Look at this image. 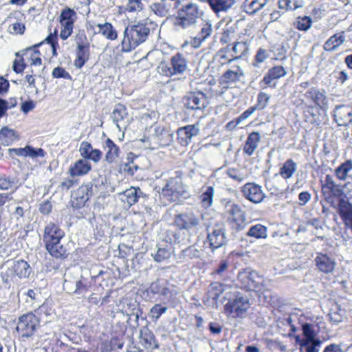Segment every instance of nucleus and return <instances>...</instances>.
<instances>
[{
  "mask_svg": "<svg viewBox=\"0 0 352 352\" xmlns=\"http://www.w3.org/2000/svg\"><path fill=\"white\" fill-rule=\"evenodd\" d=\"M167 309L166 307H162L160 305L156 304L151 309L150 316L152 318L158 320L163 314L167 311Z\"/></svg>",
  "mask_w": 352,
  "mask_h": 352,
  "instance_id": "obj_56",
  "label": "nucleus"
},
{
  "mask_svg": "<svg viewBox=\"0 0 352 352\" xmlns=\"http://www.w3.org/2000/svg\"><path fill=\"white\" fill-rule=\"evenodd\" d=\"M228 220L234 223L237 230H241L244 227L245 217L241 208L236 204H231L228 209Z\"/></svg>",
  "mask_w": 352,
  "mask_h": 352,
  "instance_id": "obj_13",
  "label": "nucleus"
},
{
  "mask_svg": "<svg viewBox=\"0 0 352 352\" xmlns=\"http://www.w3.org/2000/svg\"><path fill=\"white\" fill-rule=\"evenodd\" d=\"M270 56V51L263 49L262 47L259 48L256 52L255 56V61L256 63H254L255 66H258V64L263 63L266 59H267Z\"/></svg>",
  "mask_w": 352,
  "mask_h": 352,
  "instance_id": "obj_55",
  "label": "nucleus"
},
{
  "mask_svg": "<svg viewBox=\"0 0 352 352\" xmlns=\"http://www.w3.org/2000/svg\"><path fill=\"white\" fill-rule=\"evenodd\" d=\"M214 189L212 186H205L202 188V192L199 196V200L204 208H208L213 204Z\"/></svg>",
  "mask_w": 352,
  "mask_h": 352,
  "instance_id": "obj_38",
  "label": "nucleus"
},
{
  "mask_svg": "<svg viewBox=\"0 0 352 352\" xmlns=\"http://www.w3.org/2000/svg\"><path fill=\"white\" fill-rule=\"evenodd\" d=\"M267 3V0H245L243 9L250 14H255L263 8Z\"/></svg>",
  "mask_w": 352,
  "mask_h": 352,
  "instance_id": "obj_39",
  "label": "nucleus"
},
{
  "mask_svg": "<svg viewBox=\"0 0 352 352\" xmlns=\"http://www.w3.org/2000/svg\"><path fill=\"white\" fill-rule=\"evenodd\" d=\"M212 32V21L210 19L203 20V23L198 34L205 41L209 38Z\"/></svg>",
  "mask_w": 352,
  "mask_h": 352,
  "instance_id": "obj_47",
  "label": "nucleus"
},
{
  "mask_svg": "<svg viewBox=\"0 0 352 352\" xmlns=\"http://www.w3.org/2000/svg\"><path fill=\"white\" fill-rule=\"evenodd\" d=\"M316 264L318 270L321 272L329 274L335 268V261L329 256L324 254H319L315 258Z\"/></svg>",
  "mask_w": 352,
  "mask_h": 352,
  "instance_id": "obj_25",
  "label": "nucleus"
},
{
  "mask_svg": "<svg viewBox=\"0 0 352 352\" xmlns=\"http://www.w3.org/2000/svg\"><path fill=\"white\" fill-rule=\"evenodd\" d=\"M250 306L249 300L246 297L236 296L225 305V310L232 317H243Z\"/></svg>",
  "mask_w": 352,
  "mask_h": 352,
  "instance_id": "obj_9",
  "label": "nucleus"
},
{
  "mask_svg": "<svg viewBox=\"0 0 352 352\" xmlns=\"http://www.w3.org/2000/svg\"><path fill=\"white\" fill-rule=\"evenodd\" d=\"M345 41L344 32L331 36L324 44V50L331 52L340 47Z\"/></svg>",
  "mask_w": 352,
  "mask_h": 352,
  "instance_id": "obj_34",
  "label": "nucleus"
},
{
  "mask_svg": "<svg viewBox=\"0 0 352 352\" xmlns=\"http://www.w3.org/2000/svg\"><path fill=\"white\" fill-rule=\"evenodd\" d=\"M131 156L133 157V154L130 153L127 157L128 162L124 165L123 170L125 173L129 175H133L138 170V166L134 162L133 160H131Z\"/></svg>",
  "mask_w": 352,
  "mask_h": 352,
  "instance_id": "obj_52",
  "label": "nucleus"
},
{
  "mask_svg": "<svg viewBox=\"0 0 352 352\" xmlns=\"http://www.w3.org/2000/svg\"><path fill=\"white\" fill-rule=\"evenodd\" d=\"M333 116L335 121L340 126H347L352 123V108L350 106H337Z\"/></svg>",
  "mask_w": 352,
  "mask_h": 352,
  "instance_id": "obj_16",
  "label": "nucleus"
},
{
  "mask_svg": "<svg viewBox=\"0 0 352 352\" xmlns=\"http://www.w3.org/2000/svg\"><path fill=\"white\" fill-rule=\"evenodd\" d=\"M64 289H66L69 293H74L77 294H82L87 290V286L85 280H76L73 285V283L69 280H65L63 284Z\"/></svg>",
  "mask_w": 352,
  "mask_h": 352,
  "instance_id": "obj_36",
  "label": "nucleus"
},
{
  "mask_svg": "<svg viewBox=\"0 0 352 352\" xmlns=\"http://www.w3.org/2000/svg\"><path fill=\"white\" fill-rule=\"evenodd\" d=\"M237 280L241 288L254 291H260L263 280L257 272L250 270H243L239 272Z\"/></svg>",
  "mask_w": 352,
  "mask_h": 352,
  "instance_id": "obj_7",
  "label": "nucleus"
},
{
  "mask_svg": "<svg viewBox=\"0 0 352 352\" xmlns=\"http://www.w3.org/2000/svg\"><path fill=\"white\" fill-rule=\"evenodd\" d=\"M105 151V160L109 164L118 163L120 158V148L109 138L107 139L103 146Z\"/></svg>",
  "mask_w": 352,
  "mask_h": 352,
  "instance_id": "obj_22",
  "label": "nucleus"
},
{
  "mask_svg": "<svg viewBox=\"0 0 352 352\" xmlns=\"http://www.w3.org/2000/svg\"><path fill=\"white\" fill-rule=\"evenodd\" d=\"M140 343L146 350L153 349L158 346L155 336L148 328H143L140 330Z\"/></svg>",
  "mask_w": 352,
  "mask_h": 352,
  "instance_id": "obj_27",
  "label": "nucleus"
},
{
  "mask_svg": "<svg viewBox=\"0 0 352 352\" xmlns=\"http://www.w3.org/2000/svg\"><path fill=\"white\" fill-rule=\"evenodd\" d=\"M207 239L210 248L214 250L226 244L225 226L222 222H216L207 228Z\"/></svg>",
  "mask_w": 352,
  "mask_h": 352,
  "instance_id": "obj_5",
  "label": "nucleus"
},
{
  "mask_svg": "<svg viewBox=\"0 0 352 352\" xmlns=\"http://www.w3.org/2000/svg\"><path fill=\"white\" fill-rule=\"evenodd\" d=\"M270 98V97L265 92H260L258 94L257 102L254 107H256V109L258 110L265 109L268 104Z\"/></svg>",
  "mask_w": 352,
  "mask_h": 352,
  "instance_id": "obj_53",
  "label": "nucleus"
},
{
  "mask_svg": "<svg viewBox=\"0 0 352 352\" xmlns=\"http://www.w3.org/2000/svg\"><path fill=\"white\" fill-rule=\"evenodd\" d=\"M52 76L54 78H63L65 79H69L71 78L69 74L62 67H55L52 71Z\"/></svg>",
  "mask_w": 352,
  "mask_h": 352,
  "instance_id": "obj_63",
  "label": "nucleus"
},
{
  "mask_svg": "<svg viewBox=\"0 0 352 352\" xmlns=\"http://www.w3.org/2000/svg\"><path fill=\"white\" fill-rule=\"evenodd\" d=\"M329 316L331 322L338 324L343 320L345 311L338 305H336L331 309Z\"/></svg>",
  "mask_w": 352,
  "mask_h": 352,
  "instance_id": "obj_45",
  "label": "nucleus"
},
{
  "mask_svg": "<svg viewBox=\"0 0 352 352\" xmlns=\"http://www.w3.org/2000/svg\"><path fill=\"white\" fill-rule=\"evenodd\" d=\"M338 213L345 226L352 230V204L344 199L340 200Z\"/></svg>",
  "mask_w": 352,
  "mask_h": 352,
  "instance_id": "obj_24",
  "label": "nucleus"
},
{
  "mask_svg": "<svg viewBox=\"0 0 352 352\" xmlns=\"http://www.w3.org/2000/svg\"><path fill=\"white\" fill-rule=\"evenodd\" d=\"M298 165L292 159L287 160L279 168V175L287 180L292 178L297 170Z\"/></svg>",
  "mask_w": 352,
  "mask_h": 352,
  "instance_id": "obj_30",
  "label": "nucleus"
},
{
  "mask_svg": "<svg viewBox=\"0 0 352 352\" xmlns=\"http://www.w3.org/2000/svg\"><path fill=\"white\" fill-rule=\"evenodd\" d=\"M287 74L286 69L282 66H275L270 69L267 73L264 76L260 82V85L263 89L266 87L275 88L276 87V80L285 76Z\"/></svg>",
  "mask_w": 352,
  "mask_h": 352,
  "instance_id": "obj_10",
  "label": "nucleus"
},
{
  "mask_svg": "<svg viewBox=\"0 0 352 352\" xmlns=\"http://www.w3.org/2000/svg\"><path fill=\"white\" fill-rule=\"evenodd\" d=\"M158 70L160 73L166 76L175 75V72L173 71L172 65L170 66L166 63H161L158 67Z\"/></svg>",
  "mask_w": 352,
  "mask_h": 352,
  "instance_id": "obj_61",
  "label": "nucleus"
},
{
  "mask_svg": "<svg viewBox=\"0 0 352 352\" xmlns=\"http://www.w3.org/2000/svg\"><path fill=\"white\" fill-rule=\"evenodd\" d=\"M91 170V164L86 160L79 159L70 165L69 175L72 177H82L88 174Z\"/></svg>",
  "mask_w": 352,
  "mask_h": 352,
  "instance_id": "obj_20",
  "label": "nucleus"
},
{
  "mask_svg": "<svg viewBox=\"0 0 352 352\" xmlns=\"http://www.w3.org/2000/svg\"><path fill=\"white\" fill-rule=\"evenodd\" d=\"M302 330L303 336L305 337V339H303L302 340L311 341L317 340L316 338V331L314 325L309 323L303 324L302 326Z\"/></svg>",
  "mask_w": 352,
  "mask_h": 352,
  "instance_id": "obj_49",
  "label": "nucleus"
},
{
  "mask_svg": "<svg viewBox=\"0 0 352 352\" xmlns=\"http://www.w3.org/2000/svg\"><path fill=\"white\" fill-rule=\"evenodd\" d=\"M65 236V232L54 223L50 222L47 223L44 230L43 241L45 246L53 243L54 241H58Z\"/></svg>",
  "mask_w": 352,
  "mask_h": 352,
  "instance_id": "obj_12",
  "label": "nucleus"
},
{
  "mask_svg": "<svg viewBox=\"0 0 352 352\" xmlns=\"http://www.w3.org/2000/svg\"><path fill=\"white\" fill-rule=\"evenodd\" d=\"M98 33L109 41H115L118 38V32L111 23H98Z\"/></svg>",
  "mask_w": 352,
  "mask_h": 352,
  "instance_id": "obj_35",
  "label": "nucleus"
},
{
  "mask_svg": "<svg viewBox=\"0 0 352 352\" xmlns=\"http://www.w3.org/2000/svg\"><path fill=\"white\" fill-rule=\"evenodd\" d=\"M162 194L170 201H178L181 198H186L187 192L179 172H176L175 177L169 178L162 189Z\"/></svg>",
  "mask_w": 352,
  "mask_h": 352,
  "instance_id": "obj_4",
  "label": "nucleus"
},
{
  "mask_svg": "<svg viewBox=\"0 0 352 352\" xmlns=\"http://www.w3.org/2000/svg\"><path fill=\"white\" fill-rule=\"evenodd\" d=\"M199 133V124L198 123L181 127L177 130L178 139L182 145H188L192 138Z\"/></svg>",
  "mask_w": 352,
  "mask_h": 352,
  "instance_id": "obj_15",
  "label": "nucleus"
},
{
  "mask_svg": "<svg viewBox=\"0 0 352 352\" xmlns=\"http://www.w3.org/2000/svg\"><path fill=\"white\" fill-rule=\"evenodd\" d=\"M92 146L90 143L87 142H81L79 148V152L80 155L83 157L82 159L87 160V158L90 155L91 151H93Z\"/></svg>",
  "mask_w": 352,
  "mask_h": 352,
  "instance_id": "obj_57",
  "label": "nucleus"
},
{
  "mask_svg": "<svg viewBox=\"0 0 352 352\" xmlns=\"http://www.w3.org/2000/svg\"><path fill=\"white\" fill-rule=\"evenodd\" d=\"M141 195L142 192L140 188L131 187L122 192L121 199L126 201L129 206H131L138 201Z\"/></svg>",
  "mask_w": 352,
  "mask_h": 352,
  "instance_id": "obj_33",
  "label": "nucleus"
},
{
  "mask_svg": "<svg viewBox=\"0 0 352 352\" xmlns=\"http://www.w3.org/2000/svg\"><path fill=\"white\" fill-rule=\"evenodd\" d=\"M227 175L228 177L238 182H241L245 179L244 174L242 173L240 170L234 168L228 169L227 170Z\"/></svg>",
  "mask_w": 352,
  "mask_h": 352,
  "instance_id": "obj_59",
  "label": "nucleus"
},
{
  "mask_svg": "<svg viewBox=\"0 0 352 352\" xmlns=\"http://www.w3.org/2000/svg\"><path fill=\"white\" fill-rule=\"evenodd\" d=\"M236 3V0H208L211 10L218 14L219 12H226Z\"/></svg>",
  "mask_w": 352,
  "mask_h": 352,
  "instance_id": "obj_29",
  "label": "nucleus"
},
{
  "mask_svg": "<svg viewBox=\"0 0 352 352\" xmlns=\"http://www.w3.org/2000/svg\"><path fill=\"white\" fill-rule=\"evenodd\" d=\"M260 141L261 135L258 132L254 131L250 133L243 146V153L248 156L252 155L257 148Z\"/></svg>",
  "mask_w": 352,
  "mask_h": 352,
  "instance_id": "obj_28",
  "label": "nucleus"
},
{
  "mask_svg": "<svg viewBox=\"0 0 352 352\" xmlns=\"http://www.w3.org/2000/svg\"><path fill=\"white\" fill-rule=\"evenodd\" d=\"M41 45V43L28 47L23 51L16 52L15 55L16 56H19L21 54V56L24 55L29 56V59L31 61V65L40 67L42 65V59L41 57V53L36 47Z\"/></svg>",
  "mask_w": 352,
  "mask_h": 352,
  "instance_id": "obj_26",
  "label": "nucleus"
},
{
  "mask_svg": "<svg viewBox=\"0 0 352 352\" xmlns=\"http://www.w3.org/2000/svg\"><path fill=\"white\" fill-rule=\"evenodd\" d=\"M67 243H64L62 240L54 241L46 246L45 248L51 256L56 258H65L69 254Z\"/></svg>",
  "mask_w": 352,
  "mask_h": 352,
  "instance_id": "obj_23",
  "label": "nucleus"
},
{
  "mask_svg": "<svg viewBox=\"0 0 352 352\" xmlns=\"http://www.w3.org/2000/svg\"><path fill=\"white\" fill-rule=\"evenodd\" d=\"M321 343L322 342L320 340H315L311 341L301 340L300 345L307 352H318L317 347L320 346Z\"/></svg>",
  "mask_w": 352,
  "mask_h": 352,
  "instance_id": "obj_51",
  "label": "nucleus"
},
{
  "mask_svg": "<svg viewBox=\"0 0 352 352\" xmlns=\"http://www.w3.org/2000/svg\"><path fill=\"white\" fill-rule=\"evenodd\" d=\"M278 6L280 10L288 11L302 8V5L298 0H279Z\"/></svg>",
  "mask_w": 352,
  "mask_h": 352,
  "instance_id": "obj_46",
  "label": "nucleus"
},
{
  "mask_svg": "<svg viewBox=\"0 0 352 352\" xmlns=\"http://www.w3.org/2000/svg\"><path fill=\"white\" fill-rule=\"evenodd\" d=\"M247 235L256 239H266L267 237V228L261 224L252 226Z\"/></svg>",
  "mask_w": 352,
  "mask_h": 352,
  "instance_id": "obj_42",
  "label": "nucleus"
},
{
  "mask_svg": "<svg viewBox=\"0 0 352 352\" xmlns=\"http://www.w3.org/2000/svg\"><path fill=\"white\" fill-rule=\"evenodd\" d=\"M203 215L197 210H188L176 214L174 219L175 226L180 230L197 232Z\"/></svg>",
  "mask_w": 352,
  "mask_h": 352,
  "instance_id": "obj_3",
  "label": "nucleus"
},
{
  "mask_svg": "<svg viewBox=\"0 0 352 352\" xmlns=\"http://www.w3.org/2000/svg\"><path fill=\"white\" fill-rule=\"evenodd\" d=\"M77 19L76 12L69 8L63 9L58 16L60 25V37L63 40H67L73 33L74 24Z\"/></svg>",
  "mask_w": 352,
  "mask_h": 352,
  "instance_id": "obj_6",
  "label": "nucleus"
},
{
  "mask_svg": "<svg viewBox=\"0 0 352 352\" xmlns=\"http://www.w3.org/2000/svg\"><path fill=\"white\" fill-rule=\"evenodd\" d=\"M201 254V250L198 249L195 245H191L182 251L179 254V258L183 260L197 258L200 257Z\"/></svg>",
  "mask_w": 352,
  "mask_h": 352,
  "instance_id": "obj_43",
  "label": "nucleus"
},
{
  "mask_svg": "<svg viewBox=\"0 0 352 352\" xmlns=\"http://www.w3.org/2000/svg\"><path fill=\"white\" fill-rule=\"evenodd\" d=\"M14 184L13 180L6 175H0V189L6 190L10 189Z\"/></svg>",
  "mask_w": 352,
  "mask_h": 352,
  "instance_id": "obj_60",
  "label": "nucleus"
},
{
  "mask_svg": "<svg viewBox=\"0 0 352 352\" xmlns=\"http://www.w3.org/2000/svg\"><path fill=\"white\" fill-rule=\"evenodd\" d=\"M232 51L236 55V58H241L246 55L249 51V45L247 42L241 41L234 43Z\"/></svg>",
  "mask_w": 352,
  "mask_h": 352,
  "instance_id": "obj_48",
  "label": "nucleus"
},
{
  "mask_svg": "<svg viewBox=\"0 0 352 352\" xmlns=\"http://www.w3.org/2000/svg\"><path fill=\"white\" fill-rule=\"evenodd\" d=\"M127 116L128 113L125 106L121 104H118L115 106L111 117L120 131H121L122 129L126 128Z\"/></svg>",
  "mask_w": 352,
  "mask_h": 352,
  "instance_id": "obj_19",
  "label": "nucleus"
},
{
  "mask_svg": "<svg viewBox=\"0 0 352 352\" xmlns=\"http://www.w3.org/2000/svg\"><path fill=\"white\" fill-rule=\"evenodd\" d=\"M322 188L329 190L334 197H340L343 194L342 186L338 184L330 175H326Z\"/></svg>",
  "mask_w": 352,
  "mask_h": 352,
  "instance_id": "obj_37",
  "label": "nucleus"
},
{
  "mask_svg": "<svg viewBox=\"0 0 352 352\" xmlns=\"http://www.w3.org/2000/svg\"><path fill=\"white\" fill-rule=\"evenodd\" d=\"M39 322L38 318L30 312L19 318L16 330L22 337H31L39 325Z\"/></svg>",
  "mask_w": 352,
  "mask_h": 352,
  "instance_id": "obj_8",
  "label": "nucleus"
},
{
  "mask_svg": "<svg viewBox=\"0 0 352 352\" xmlns=\"http://www.w3.org/2000/svg\"><path fill=\"white\" fill-rule=\"evenodd\" d=\"M184 104L191 109H202L206 107V96L201 93H190L184 98Z\"/></svg>",
  "mask_w": 352,
  "mask_h": 352,
  "instance_id": "obj_18",
  "label": "nucleus"
},
{
  "mask_svg": "<svg viewBox=\"0 0 352 352\" xmlns=\"http://www.w3.org/2000/svg\"><path fill=\"white\" fill-rule=\"evenodd\" d=\"M152 256L155 261L160 263L169 258L171 252L166 248H159L155 253L152 254Z\"/></svg>",
  "mask_w": 352,
  "mask_h": 352,
  "instance_id": "obj_50",
  "label": "nucleus"
},
{
  "mask_svg": "<svg viewBox=\"0 0 352 352\" xmlns=\"http://www.w3.org/2000/svg\"><path fill=\"white\" fill-rule=\"evenodd\" d=\"M170 65L175 75L181 74L187 69V60L182 54L177 53L171 57Z\"/></svg>",
  "mask_w": 352,
  "mask_h": 352,
  "instance_id": "obj_32",
  "label": "nucleus"
},
{
  "mask_svg": "<svg viewBox=\"0 0 352 352\" xmlns=\"http://www.w3.org/2000/svg\"><path fill=\"white\" fill-rule=\"evenodd\" d=\"M352 171V161L347 160L335 169V175L340 180L344 181Z\"/></svg>",
  "mask_w": 352,
  "mask_h": 352,
  "instance_id": "obj_40",
  "label": "nucleus"
},
{
  "mask_svg": "<svg viewBox=\"0 0 352 352\" xmlns=\"http://www.w3.org/2000/svg\"><path fill=\"white\" fill-rule=\"evenodd\" d=\"M91 195V185L83 184L72 194L73 204H75L76 207L80 208L90 199Z\"/></svg>",
  "mask_w": 352,
  "mask_h": 352,
  "instance_id": "obj_14",
  "label": "nucleus"
},
{
  "mask_svg": "<svg viewBox=\"0 0 352 352\" xmlns=\"http://www.w3.org/2000/svg\"><path fill=\"white\" fill-rule=\"evenodd\" d=\"M13 273L20 278H27L30 274V265L24 260L15 261L12 266Z\"/></svg>",
  "mask_w": 352,
  "mask_h": 352,
  "instance_id": "obj_31",
  "label": "nucleus"
},
{
  "mask_svg": "<svg viewBox=\"0 0 352 352\" xmlns=\"http://www.w3.org/2000/svg\"><path fill=\"white\" fill-rule=\"evenodd\" d=\"M126 9L129 12H137L143 9L142 0H127Z\"/></svg>",
  "mask_w": 352,
  "mask_h": 352,
  "instance_id": "obj_58",
  "label": "nucleus"
},
{
  "mask_svg": "<svg viewBox=\"0 0 352 352\" xmlns=\"http://www.w3.org/2000/svg\"><path fill=\"white\" fill-rule=\"evenodd\" d=\"M153 138L160 146H168L173 140V133L160 126H155Z\"/></svg>",
  "mask_w": 352,
  "mask_h": 352,
  "instance_id": "obj_21",
  "label": "nucleus"
},
{
  "mask_svg": "<svg viewBox=\"0 0 352 352\" xmlns=\"http://www.w3.org/2000/svg\"><path fill=\"white\" fill-rule=\"evenodd\" d=\"M15 131L7 126L3 127L0 131V141L8 145L16 140Z\"/></svg>",
  "mask_w": 352,
  "mask_h": 352,
  "instance_id": "obj_44",
  "label": "nucleus"
},
{
  "mask_svg": "<svg viewBox=\"0 0 352 352\" xmlns=\"http://www.w3.org/2000/svg\"><path fill=\"white\" fill-rule=\"evenodd\" d=\"M305 97L321 109H325L327 107V99L325 91L323 90L311 87L305 94Z\"/></svg>",
  "mask_w": 352,
  "mask_h": 352,
  "instance_id": "obj_17",
  "label": "nucleus"
},
{
  "mask_svg": "<svg viewBox=\"0 0 352 352\" xmlns=\"http://www.w3.org/2000/svg\"><path fill=\"white\" fill-rule=\"evenodd\" d=\"M241 79L238 75L234 74L233 72L228 70L223 76L222 80L226 82H235L240 81Z\"/></svg>",
  "mask_w": 352,
  "mask_h": 352,
  "instance_id": "obj_62",
  "label": "nucleus"
},
{
  "mask_svg": "<svg viewBox=\"0 0 352 352\" xmlns=\"http://www.w3.org/2000/svg\"><path fill=\"white\" fill-rule=\"evenodd\" d=\"M45 155L46 152L43 148L27 146V157L36 159L38 157H44Z\"/></svg>",
  "mask_w": 352,
  "mask_h": 352,
  "instance_id": "obj_54",
  "label": "nucleus"
},
{
  "mask_svg": "<svg viewBox=\"0 0 352 352\" xmlns=\"http://www.w3.org/2000/svg\"><path fill=\"white\" fill-rule=\"evenodd\" d=\"M242 192L247 199L254 204L262 202L265 198L262 187L254 183L245 184L242 188Z\"/></svg>",
  "mask_w": 352,
  "mask_h": 352,
  "instance_id": "obj_11",
  "label": "nucleus"
},
{
  "mask_svg": "<svg viewBox=\"0 0 352 352\" xmlns=\"http://www.w3.org/2000/svg\"><path fill=\"white\" fill-rule=\"evenodd\" d=\"M313 21L310 16H298L294 21V26L300 31L306 32L309 30L312 25Z\"/></svg>",
  "mask_w": 352,
  "mask_h": 352,
  "instance_id": "obj_41",
  "label": "nucleus"
},
{
  "mask_svg": "<svg viewBox=\"0 0 352 352\" xmlns=\"http://www.w3.org/2000/svg\"><path fill=\"white\" fill-rule=\"evenodd\" d=\"M150 32V29L142 23H131L125 28L121 42L122 50L131 52L144 43Z\"/></svg>",
  "mask_w": 352,
  "mask_h": 352,
  "instance_id": "obj_1",
  "label": "nucleus"
},
{
  "mask_svg": "<svg viewBox=\"0 0 352 352\" xmlns=\"http://www.w3.org/2000/svg\"><path fill=\"white\" fill-rule=\"evenodd\" d=\"M25 29V25L21 23H14L10 26V32L15 34H23Z\"/></svg>",
  "mask_w": 352,
  "mask_h": 352,
  "instance_id": "obj_64",
  "label": "nucleus"
},
{
  "mask_svg": "<svg viewBox=\"0 0 352 352\" xmlns=\"http://www.w3.org/2000/svg\"><path fill=\"white\" fill-rule=\"evenodd\" d=\"M204 11L195 3L184 5L177 12L176 24L183 29L195 25L197 21L204 15Z\"/></svg>",
  "mask_w": 352,
  "mask_h": 352,
  "instance_id": "obj_2",
  "label": "nucleus"
}]
</instances>
